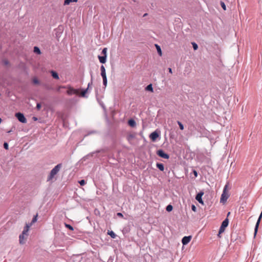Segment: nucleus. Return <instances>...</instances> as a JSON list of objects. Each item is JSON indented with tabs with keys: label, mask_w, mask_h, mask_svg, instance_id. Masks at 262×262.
<instances>
[{
	"label": "nucleus",
	"mask_w": 262,
	"mask_h": 262,
	"mask_svg": "<svg viewBox=\"0 0 262 262\" xmlns=\"http://www.w3.org/2000/svg\"><path fill=\"white\" fill-rule=\"evenodd\" d=\"M29 230V226H25L21 234H20L19 236V242L20 244L23 245L26 243L28 236V232Z\"/></svg>",
	"instance_id": "nucleus-1"
},
{
	"label": "nucleus",
	"mask_w": 262,
	"mask_h": 262,
	"mask_svg": "<svg viewBox=\"0 0 262 262\" xmlns=\"http://www.w3.org/2000/svg\"><path fill=\"white\" fill-rule=\"evenodd\" d=\"M228 185L226 184L224 187L223 193L221 195L220 202L224 203L229 197Z\"/></svg>",
	"instance_id": "nucleus-2"
},
{
	"label": "nucleus",
	"mask_w": 262,
	"mask_h": 262,
	"mask_svg": "<svg viewBox=\"0 0 262 262\" xmlns=\"http://www.w3.org/2000/svg\"><path fill=\"white\" fill-rule=\"evenodd\" d=\"M62 164L61 163L57 164L55 167L51 171L50 174L48 176L47 181H49L52 180L54 177L59 172Z\"/></svg>",
	"instance_id": "nucleus-3"
},
{
	"label": "nucleus",
	"mask_w": 262,
	"mask_h": 262,
	"mask_svg": "<svg viewBox=\"0 0 262 262\" xmlns=\"http://www.w3.org/2000/svg\"><path fill=\"white\" fill-rule=\"evenodd\" d=\"M229 224V220L227 218L222 223L221 226L220 228L219 231V234H221V233H223L225 230V228L228 226Z\"/></svg>",
	"instance_id": "nucleus-4"
},
{
	"label": "nucleus",
	"mask_w": 262,
	"mask_h": 262,
	"mask_svg": "<svg viewBox=\"0 0 262 262\" xmlns=\"http://www.w3.org/2000/svg\"><path fill=\"white\" fill-rule=\"evenodd\" d=\"M79 93V90L78 89H74V88L68 86V90H67V93L68 94L71 95L73 94H76L78 95Z\"/></svg>",
	"instance_id": "nucleus-5"
},
{
	"label": "nucleus",
	"mask_w": 262,
	"mask_h": 262,
	"mask_svg": "<svg viewBox=\"0 0 262 262\" xmlns=\"http://www.w3.org/2000/svg\"><path fill=\"white\" fill-rule=\"evenodd\" d=\"M157 155L163 158L168 159L169 158V156L168 154L165 153L163 150L162 149L159 150L157 151Z\"/></svg>",
	"instance_id": "nucleus-6"
},
{
	"label": "nucleus",
	"mask_w": 262,
	"mask_h": 262,
	"mask_svg": "<svg viewBox=\"0 0 262 262\" xmlns=\"http://www.w3.org/2000/svg\"><path fill=\"white\" fill-rule=\"evenodd\" d=\"M204 195V192L201 191L195 196V199L201 204H204V202L202 200V197Z\"/></svg>",
	"instance_id": "nucleus-7"
},
{
	"label": "nucleus",
	"mask_w": 262,
	"mask_h": 262,
	"mask_svg": "<svg viewBox=\"0 0 262 262\" xmlns=\"http://www.w3.org/2000/svg\"><path fill=\"white\" fill-rule=\"evenodd\" d=\"M159 136V133L157 131H155L150 134L149 138L152 141H155Z\"/></svg>",
	"instance_id": "nucleus-8"
},
{
	"label": "nucleus",
	"mask_w": 262,
	"mask_h": 262,
	"mask_svg": "<svg viewBox=\"0 0 262 262\" xmlns=\"http://www.w3.org/2000/svg\"><path fill=\"white\" fill-rule=\"evenodd\" d=\"M136 136V134L135 133H129L126 136V139L130 143H132V141L135 138Z\"/></svg>",
	"instance_id": "nucleus-9"
},
{
	"label": "nucleus",
	"mask_w": 262,
	"mask_h": 262,
	"mask_svg": "<svg viewBox=\"0 0 262 262\" xmlns=\"http://www.w3.org/2000/svg\"><path fill=\"white\" fill-rule=\"evenodd\" d=\"M191 239V236H184L182 240V243L184 245H187L188 243L190 242Z\"/></svg>",
	"instance_id": "nucleus-10"
},
{
	"label": "nucleus",
	"mask_w": 262,
	"mask_h": 262,
	"mask_svg": "<svg viewBox=\"0 0 262 262\" xmlns=\"http://www.w3.org/2000/svg\"><path fill=\"white\" fill-rule=\"evenodd\" d=\"M90 86V84H88V88L85 90H82L81 91H79V94L78 95H79L80 97H87L86 96V94L88 92V89Z\"/></svg>",
	"instance_id": "nucleus-11"
},
{
	"label": "nucleus",
	"mask_w": 262,
	"mask_h": 262,
	"mask_svg": "<svg viewBox=\"0 0 262 262\" xmlns=\"http://www.w3.org/2000/svg\"><path fill=\"white\" fill-rule=\"evenodd\" d=\"M101 75L103 79L106 78V74L105 68L103 66H101L100 68Z\"/></svg>",
	"instance_id": "nucleus-12"
},
{
	"label": "nucleus",
	"mask_w": 262,
	"mask_h": 262,
	"mask_svg": "<svg viewBox=\"0 0 262 262\" xmlns=\"http://www.w3.org/2000/svg\"><path fill=\"white\" fill-rule=\"evenodd\" d=\"M37 216H38V214H36L34 216V217L33 218L32 220V222L29 223V224H26V226H29V229L30 228V227L33 224H34L35 222H36L37 220Z\"/></svg>",
	"instance_id": "nucleus-13"
},
{
	"label": "nucleus",
	"mask_w": 262,
	"mask_h": 262,
	"mask_svg": "<svg viewBox=\"0 0 262 262\" xmlns=\"http://www.w3.org/2000/svg\"><path fill=\"white\" fill-rule=\"evenodd\" d=\"M106 58H107V57L105 56H98L99 61L102 63H105L106 62Z\"/></svg>",
	"instance_id": "nucleus-14"
},
{
	"label": "nucleus",
	"mask_w": 262,
	"mask_h": 262,
	"mask_svg": "<svg viewBox=\"0 0 262 262\" xmlns=\"http://www.w3.org/2000/svg\"><path fill=\"white\" fill-rule=\"evenodd\" d=\"M78 0H64L63 3L64 6L70 5L72 3H76Z\"/></svg>",
	"instance_id": "nucleus-15"
},
{
	"label": "nucleus",
	"mask_w": 262,
	"mask_h": 262,
	"mask_svg": "<svg viewBox=\"0 0 262 262\" xmlns=\"http://www.w3.org/2000/svg\"><path fill=\"white\" fill-rule=\"evenodd\" d=\"M18 119V120L22 122V123H26V119L25 117V116H16Z\"/></svg>",
	"instance_id": "nucleus-16"
},
{
	"label": "nucleus",
	"mask_w": 262,
	"mask_h": 262,
	"mask_svg": "<svg viewBox=\"0 0 262 262\" xmlns=\"http://www.w3.org/2000/svg\"><path fill=\"white\" fill-rule=\"evenodd\" d=\"M128 125L132 127H134L136 126V123L135 122V120H134L133 119H130L128 121Z\"/></svg>",
	"instance_id": "nucleus-17"
},
{
	"label": "nucleus",
	"mask_w": 262,
	"mask_h": 262,
	"mask_svg": "<svg viewBox=\"0 0 262 262\" xmlns=\"http://www.w3.org/2000/svg\"><path fill=\"white\" fill-rule=\"evenodd\" d=\"M145 90L147 91H149V92L152 93L154 92V90H153V88H152V85L151 84H150L148 85L146 87Z\"/></svg>",
	"instance_id": "nucleus-18"
},
{
	"label": "nucleus",
	"mask_w": 262,
	"mask_h": 262,
	"mask_svg": "<svg viewBox=\"0 0 262 262\" xmlns=\"http://www.w3.org/2000/svg\"><path fill=\"white\" fill-rule=\"evenodd\" d=\"M157 167L161 170L163 171L164 170V165L162 163H157Z\"/></svg>",
	"instance_id": "nucleus-19"
},
{
	"label": "nucleus",
	"mask_w": 262,
	"mask_h": 262,
	"mask_svg": "<svg viewBox=\"0 0 262 262\" xmlns=\"http://www.w3.org/2000/svg\"><path fill=\"white\" fill-rule=\"evenodd\" d=\"M51 73L52 76H53V77L54 78L56 79H59L58 75L56 72L52 71Z\"/></svg>",
	"instance_id": "nucleus-20"
},
{
	"label": "nucleus",
	"mask_w": 262,
	"mask_h": 262,
	"mask_svg": "<svg viewBox=\"0 0 262 262\" xmlns=\"http://www.w3.org/2000/svg\"><path fill=\"white\" fill-rule=\"evenodd\" d=\"M155 46H156V49H157L158 54H159L160 56H162V50H161L160 47L157 45H156Z\"/></svg>",
	"instance_id": "nucleus-21"
},
{
	"label": "nucleus",
	"mask_w": 262,
	"mask_h": 262,
	"mask_svg": "<svg viewBox=\"0 0 262 262\" xmlns=\"http://www.w3.org/2000/svg\"><path fill=\"white\" fill-rule=\"evenodd\" d=\"M107 234L111 236V237L115 238L116 236V234L113 231H108Z\"/></svg>",
	"instance_id": "nucleus-22"
},
{
	"label": "nucleus",
	"mask_w": 262,
	"mask_h": 262,
	"mask_svg": "<svg viewBox=\"0 0 262 262\" xmlns=\"http://www.w3.org/2000/svg\"><path fill=\"white\" fill-rule=\"evenodd\" d=\"M34 52L38 54H41V52H40V49L37 47H35L34 48Z\"/></svg>",
	"instance_id": "nucleus-23"
},
{
	"label": "nucleus",
	"mask_w": 262,
	"mask_h": 262,
	"mask_svg": "<svg viewBox=\"0 0 262 262\" xmlns=\"http://www.w3.org/2000/svg\"><path fill=\"white\" fill-rule=\"evenodd\" d=\"M172 209H173L172 206L171 205L169 204L166 207V210L167 211L170 212V211H172Z\"/></svg>",
	"instance_id": "nucleus-24"
},
{
	"label": "nucleus",
	"mask_w": 262,
	"mask_h": 262,
	"mask_svg": "<svg viewBox=\"0 0 262 262\" xmlns=\"http://www.w3.org/2000/svg\"><path fill=\"white\" fill-rule=\"evenodd\" d=\"M107 48H105L102 50V54H103V56H105L107 57Z\"/></svg>",
	"instance_id": "nucleus-25"
},
{
	"label": "nucleus",
	"mask_w": 262,
	"mask_h": 262,
	"mask_svg": "<svg viewBox=\"0 0 262 262\" xmlns=\"http://www.w3.org/2000/svg\"><path fill=\"white\" fill-rule=\"evenodd\" d=\"M64 225H65L66 227L68 228L70 230L73 231L74 230L73 227L71 225H70L69 224H65Z\"/></svg>",
	"instance_id": "nucleus-26"
},
{
	"label": "nucleus",
	"mask_w": 262,
	"mask_h": 262,
	"mask_svg": "<svg viewBox=\"0 0 262 262\" xmlns=\"http://www.w3.org/2000/svg\"><path fill=\"white\" fill-rule=\"evenodd\" d=\"M178 124H179L180 129L181 130H183L184 129V126L182 124V123L180 121H178Z\"/></svg>",
	"instance_id": "nucleus-27"
},
{
	"label": "nucleus",
	"mask_w": 262,
	"mask_h": 262,
	"mask_svg": "<svg viewBox=\"0 0 262 262\" xmlns=\"http://www.w3.org/2000/svg\"><path fill=\"white\" fill-rule=\"evenodd\" d=\"M192 45L193 46V48L194 50H196L198 49V46L196 43H195V42H192Z\"/></svg>",
	"instance_id": "nucleus-28"
},
{
	"label": "nucleus",
	"mask_w": 262,
	"mask_h": 262,
	"mask_svg": "<svg viewBox=\"0 0 262 262\" xmlns=\"http://www.w3.org/2000/svg\"><path fill=\"white\" fill-rule=\"evenodd\" d=\"M221 5L222 7V8L224 10H226V5L225 4V3L223 2H221Z\"/></svg>",
	"instance_id": "nucleus-29"
},
{
	"label": "nucleus",
	"mask_w": 262,
	"mask_h": 262,
	"mask_svg": "<svg viewBox=\"0 0 262 262\" xmlns=\"http://www.w3.org/2000/svg\"><path fill=\"white\" fill-rule=\"evenodd\" d=\"M107 78L103 79V83L105 86H106L107 85Z\"/></svg>",
	"instance_id": "nucleus-30"
},
{
	"label": "nucleus",
	"mask_w": 262,
	"mask_h": 262,
	"mask_svg": "<svg viewBox=\"0 0 262 262\" xmlns=\"http://www.w3.org/2000/svg\"><path fill=\"white\" fill-rule=\"evenodd\" d=\"M79 183L81 185H84L85 184V181L84 180H81L80 181H79Z\"/></svg>",
	"instance_id": "nucleus-31"
},
{
	"label": "nucleus",
	"mask_w": 262,
	"mask_h": 262,
	"mask_svg": "<svg viewBox=\"0 0 262 262\" xmlns=\"http://www.w3.org/2000/svg\"><path fill=\"white\" fill-rule=\"evenodd\" d=\"M42 107V104L41 103H37L36 105V108L37 110H40Z\"/></svg>",
	"instance_id": "nucleus-32"
},
{
	"label": "nucleus",
	"mask_w": 262,
	"mask_h": 262,
	"mask_svg": "<svg viewBox=\"0 0 262 262\" xmlns=\"http://www.w3.org/2000/svg\"><path fill=\"white\" fill-rule=\"evenodd\" d=\"M4 148L6 149H8V143H6V142H5L4 144Z\"/></svg>",
	"instance_id": "nucleus-33"
},
{
	"label": "nucleus",
	"mask_w": 262,
	"mask_h": 262,
	"mask_svg": "<svg viewBox=\"0 0 262 262\" xmlns=\"http://www.w3.org/2000/svg\"><path fill=\"white\" fill-rule=\"evenodd\" d=\"M191 209L194 211V212H195L196 211V207L194 205H192V206H191Z\"/></svg>",
	"instance_id": "nucleus-34"
},
{
	"label": "nucleus",
	"mask_w": 262,
	"mask_h": 262,
	"mask_svg": "<svg viewBox=\"0 0 262 262\" xmlns=\"http://www.w3.org/2000/svg\"><path fill=\"white\" fill-rule=\"evenodd\" d=\"M117 215L118 216L120 217H123V214L121 213H120V212L117 213Z\"/></svg>",
	"instance_id": "nucleus-35"
},
{
	"label": "nucleus",
	"mask_w": 262,
	"mask_h": 262,
	"mask_svg": "<svg viewBox=\"0 0 262 262\" xmlns=\"http://www.w3.org/2000/svg\"><path fill=\"white\" fill-rule=\"evenodd\" d=\"M33 82H34V83L38 84V83H39V81H38V80L37 79L34 78V79H33Z\"/></svg>",
	"instance_id": "nucleus-36"
},
{
	"label": "nucleus",
	"mask_w": 262,
	"mask_h": 262,
	"mask_svg": "<svg viewBox=\"0 0 262 262\" xmlns=\"http://www.w3.org/2000/svg\"><path fill=\"white\" fill-rule=\"evenodd\" d=\"M193 173H194V174L195 177H197V176H198V173H197V172H196V170H194V171H193Z\"/></svg>",
	"instance_id": "nucleus-37"
},
{
	"label": "nucleus",
	"mask_w": 262,
	"mask_h": 262,
	"mask_svg": "<svg viewBox=\"0 0 262 262\" xmlns=\"http://www.w3.org/2000/svg\"><path fill=\"white\" fill-rule=\"evenodd\" d=\"M168 71L170 73H172V69L171 68H168Z\"/></svg>",
	"instance_id": "nucleus-38"
},
{
	"label": "nucleus",
	"mask_w": 262,
	"mask_h": 262,
	"mask_svg": "<svg viewBox=\"0 0 262 262\" xmlns=\"http://www.w3.org/2000/svg\"><path fill=\"white\" fill-rule=\"evenodd\" d=\"M33 119L34 121H36L37 120V118L36 117L34 116L33 117Z\"/></svg>",
	"instance_id": "nucleus-39"
},
{
	"label": "nucleus",
	"mask_w": 262,
	"mask_h": 262,
	"mask_svg": "<svg viewBox=\"0 0 262 262\" xmlns=\"http://www.w3.org/2000/svg\"><path fill=\"white\" fill-rule=\"evenodd\" d=\"M15 115H22V114L20 113H16Z\"/></svg>",
	"instance_id": "nucleus-40"
},
{
	"label": "nucleus",
	"mask_w": 262,
	"mask_h": 262,
	"mask_svg": "<svg viewBox=\"0 0 262 262\" xmlns=\"http://www.w3.org/2000/svg\"><path fill=\"white\" fill-rule=\"evenodd\" d=\"M230 214V212L228 213L227 216H228Z\"/></svg>",
	"instance_id": "nucleus-41"
},
{
	"label": "nucleus",
	"mask_w": 262,
	"mask_h": 262,
	"mask_svg": "<svg viewBox=\"0 0 262 262\" xmlns=\"http://www.w3.org/2000/svg\"><path fill=\"white\" fill-rule=\"evenodd\" d=\"M146 15H147V14H146V13H145V14L144 15V16H146Z\"/></svg>",
	"instance_id": "nucleus-42"
},
{
	"label": "nucleus",
	"mask_w": 262,
	"mask_h": 262,
	"mask_svg": "<svg viewBox=\"0 0 262 262\" xmlns=\"http://www.w3.org/2000/svg\"><path fill=\"white\" fill-rule=\"evenodd\" d=\"M2 121V119L0 118V123Z\"/></svg>",
	"instance_id": "nucleus-43"
}]
</instances>
